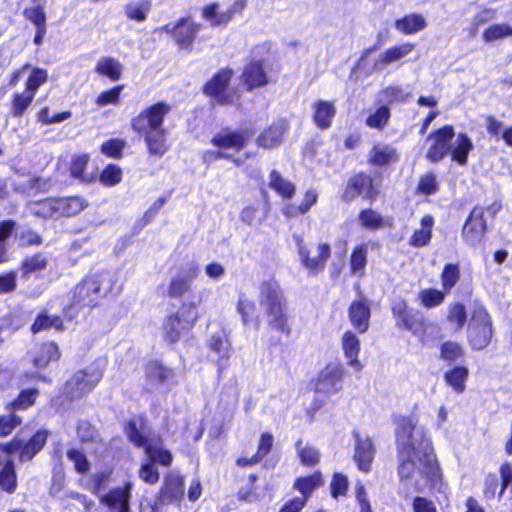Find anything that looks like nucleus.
<instances>
[{"mask_svg":"<svg viewBox=\"0 0 512 512\" xmlns=\"http://www.w3.org/2000/svg\"><path fill=\"white\" fill-rule=\"evenodd\" d=\"M395 434L401 480H408L416 473L423 475L427 482L440 480V467L427 429L414 417L402 416L397 420Z\"/></svg>","mask_w":512,"mask_h":512,"instance_id":"f257e3e1","label":"nucleus"},{"mask_svg":"<svg viewBox=\"0 0 512 512\" xmlns=\"http://www.w3.org/2000/svg\"><path fill=\"white\" fill-rule=\"evenodd\" d=\"M170 111L169 104L157 102L143 109L131 120L132 129L144 138L151 156L162 157L166 150L163 121Z\"/></svg>","mask_w":512,"mask_h":512,"instance_id":"f03ea898","label":"nucleus"},{"mask_svg":"<svg viewBox=\"0 0 512 512\" xmlns=\"http://www.w3.org/2000/svg\"><path fill=\"white\" fill-rule=\"evenodd\" d=\"M259 304L264 311L268 326L288 337L291 334L287 303L280 285L269 280L262 283Z\"/></svg>","mask_w":512,"mask_h":512,"instance_id":"7ed1b4c3","label":"nucleus"},{"mask_svg":"<svg viewBox=\"0 0 512 512\" xmlns=\"http://www.w3.org/2000/svg\"><path fill=\"white\" fill-rule=\"evenodd\" d=\"M454 129L451 125H445L431 133L427 141L430 142L428 158L439 160L451 153L452 160H466L473 148L471 139L463 133L457 135L454 142Z\"/></svg>","mask_w":512,"mask_h":512,"instance_id":"20e7f679","label":"nucleus"},{"mask_svg":"<svg viewBox=\"0 0 512 512\" xmlns=\"http://www.w3.org/2000/svg\"><path fill=\"white\" fill-rule=\"evenodd\" d=\"M115 284V276L102 271L86 277L72 290L71 303L76 307H94L110 293Z\"/></svg>","mask_w":512,"mask_h":512,"instance_id":"39448f33","label":"nucleus"},{"mask_svg":"<svg viewBox=\"0 0 512 512\" xmlns=\"http://www.w3.org/2000/svg\"><path fill=\"white\" fill-rule=\"evenodd\" d=\"M126 434L129 440L138 447H144L148 459L154 464L158 462L163 466H169L172 462L170 451L163 449L160 439H152L144 435L135 421H130L126 426Z\"/></svg>","mask_w":512,"mask_h":512,"instance_id":"423d86ee","label":"nucleus"},{"mask_svg":"<svg viewBox=\"0 0 512 512\" xmlns=\"http://www.w3.org/2000/svg\"><path fill=\"white\" fill-rule=\"evenodd\" d=\"M493 335L492 321L482 305H476L468 327V338L473 349L481 350L491 341Z\"/></svg>","mask_w":512,"mask_h":512,"instance_id":"0eeeda50","label":"nucleus"},{"mask_svg":"<svg viewBox=\"0 0 512 512\" xmlns=\"http://www.w3.org/2000/svg\"><path fill=\"white\" fill-rule=\"evenodd\" d=\"M102 369L98 364L75 372L65 385V393L71 398H81L88 394L102 378Z\"/></svg>","mask_w":512,"mask_h":512,"instance_id":"6e6552de","label":"nucleus"},{"mask_svg":"<svg viewBox=\"0 0 512 512\" xmlns=\"http://www.w3.org/2000/svg\"><path fill=\"white\" fill-rule=\"evenodd\" d=\"M198 316L194 306L186 311L175 313L165 318L162 325L163 338L168 343H175L183 332L190 330L196 323Z\"/></svg>","mask_w":512,"mask_h":512,"instance_id":"1a4fd4ad","label":"nucleus"},{"mask_svg":"<svg viewBox=\"0 0 512 512\" xmlns=\"http://www.w3.org/2000/svg\"><path fill=\"white\" fill-rule=\"evenodd\" d=\"M297 248L300 260L310 274L316 275L323 271L331 254L330 246L327 243H319L316 246L307 248L302 239L298 238Z\"/></svg>","mask_w":512,"mask_h":512,"instance_id":"9d476101","label":"nucleus"},{"mask_svg":"<svg viewBox=\"0 0 512 512\" xmlns=\"http://www.w3.org/2000/svg\"><path fill=\"white\" fill-rule=\"evenodd\" d=\"M232 75L233 72L230 69H223L219 71L205 85L204 92L208 96L214 97L219 104H234L238 100L239 95L237 92L227 89Z\"/></svg>","mask_w":512,"mask_h":512,"instance_id":"9b49d317","label":"nucleus"},{"mask_svg":"<svg viewBox=\"0 0 512 512\" xmlns=\"http://www.w3.org/2000/svg\"><path fill=\"white\" fill-rule=\"evenodd\" d=\"M343 376L344 367L341 363H328L318 375L315 392L327 396L337 393L341 389Z\"/></svg>","mask_w":512,"mask_h":512,"instance_id":"f8f14e48","label":"nucleus"},{"mask_svg":"<svg viewBox=\"0 0 512 512\" xmlns=\"http://www.w3.org/2000/svg\"><path fill=\"white\" fill-rule=\"evenodd\" d=\"M16 227L14 220H5L0 222V264L7 261L6 240ZM16 273L8 272L0 275V293L12 292L16 288Z\"/></svg>","mask_w":512,"mask_h":512,"instance_id":"ddd939ff","label":"nucleus"},{"mask_svg":"<svg viewBox=\"0 0 512 512\" xmlns=\"http://www.w3.org/2000/svg\"><path fill=\"white\" fill-rule=\"evenodd\" d=\"M207 347L214 354L213 361L217 364L219 372H222L227 367L232 350L229 334L221 330L210 335Z\"/></svg>","mask_w":512,"mask_h":512,"instance_id":"4468645a","label":"nucleus"},{"mask_svg":"<svg viewBox=\"0 0 512 512\" xmlns=\"http://www.w3.org/2000/svg\"><path fill=\"white\" fill-rule=\"evenodd\" d=\"M486 228L484 208L481 206H475L463 227V237L469 244L475 245L482 240L486 232Z\"/></svg>","mask_w":512,"mask_h":512,"instance_id":"2eb2a0df","label":"nucleus"},{"mask_svg":"<svg viewBox=\"0 0 512 512\" xmlns=\"http://www.w3.org/2000/svg\"><path fill=\"white\" fill-rule=\"evenodd\" d=\"M244 136L237 132L224 131L219 133L213 139V144L216 147V151H213V155L219 158H230L232 153L230 151H238L244 145Z\"/></svg>","mask_w":512,"mask_h":512,"instance_id":"dca6fc26","label":"nucleus"},{"mask_svg":"<svg viewBox=\"0 0 512 512\" xmlns=\"http://www.w3.org/2000/svg\"><path fill=\"white\" fill-rule=\"evenodd\" d=\"M348 315L353 327L359 333H365L369 328L371 315L369 300L363 296L353 300L349 306Z\"/></svg>","mask_w":512,"mask_h":512,"instance_id":"f3484780","label":"nucleus"},{"mask_svg":"<svg viewBox=\"0 0 512 512\" xmlns=\"http://www.w3.org/2000/svg\"><path fill=\"white\" fill-rule=\"evenodd\" d=\"M132 483L127 482L124 487H118L109 491L101 499L109 512H130Z\"/></svg>","mask_w":512,"mask_h":512,"instance_id":"a211bd4d","label":"nucleus"},{"mask_svg":"<svg viewBox=\"0 0 512 512\" xmlns=\"http://www.w3.org/2000/svg\"><path fill=\"white\" fill-rule=\"evenodd\" d=\"M415 49V45L409 42L395 45L384 50L375 60L373 68L377 71L384 70L388 65L400 62Z\"/></svg>","mask_w":512,"mask_h":512,"instance_id":"6ab92c4d","label":"nucleus"},{"mask_svg":"<svg viewBox=\"0 0 512 512\" xmlns=\"http://www.w3.org/2000/svg\"><path fill=\"white\" fill-rule=\"evenodd\" d=\"M47 437V431L39 430L27 443H22V441L15 439L11 446L14 450H19V459L25 462L31 460L43 448Z\"/></svg>","mask_w":512,"mask_h":512,"instance_id":"aec40b11","label":"nucleus"},{"mask_svg":"<svg viewBox=\"0 0 512 512\" xmlns=\"http://www.w3.org/2000/svg\"><path fill=\"white\" fill-rule=\"evenodd\" d=\"M184 495V480L175 473H169L164 480L163 487L160 491L159 502L161 504H170L178 502Z\"/></svg>","mask_w":512,"mask_h":512,"instance_id":"412c9836","label":"nucleus"},{"mask_svg":"<svg viewBox=\"0 0 512 512\" xmlns=\"http://www.w3.org/2000/svg\"><path fill=\"white\" fill-rule=\"evenodd\" d=\"M357 196L373 197L372 180L369 176L359 174L349 180L342 197L344 200H352Z\"/></svg>","mask_w":512,"mask_h":512,"instance_id":"4be33fe9","label":"nucleus"},{"mask_svg":"<svg viewBox=\"0 0 512 512\" xmlns=\"http://www.w3.org/2000/svg\"><path fill=\"white\" fill-rule=\"evenodd\" d=\"M242 79L247 90L265 86L269 83L262 61H251L243 70Z\"/></svg>","mask_w":512,"mask_h":512,"instance_id":"5701e85b","label":"nucleus"},{"mask_svg":"<svg viewBox=\"0 0 512 512\" xmlns=\"http://www.w3.org/2000/svg\"><path fill=\"white\" fill-rule=\"evenodd\" d=\"M355 437L354 460L361 471L368 472L375 454L374 445L368 437L361 438L359 434H356Z\"/></svg>","mask_w":512,"mask_h":512,"instance_id":"b1692460","label":"nucleus"},{"mask_svg":"<svg viewBox=\"0 0 512 512\" xmlns=\"http://www.w3.org/2000/svg\"><path fill=\"white\" fill-rule=\"evenodd\" d=\"M341 346L344 356L347 359V364L354 368L356 371H361L363 365L358 360V355L360 352V340L356 334L350 330L344 332L341 339Z\"/></svg>","mask_w":512,"mask_h":512,"instance_id":"393cba45","label":"nucleus"},{"mask_svg":"<svg viewBox=\"0 0 512 512\" xmlns=\"http://www.w3.org/2000/svg\"><path fill=\"white\" fill-rule=\"evenodd\" d=\"M198 271V266L191 264L185 271V274L173 277L169 283L168 295L172 298H177L187 293L190 289V283L198 275Z\"/></svg>","mask_w":512,"mask_h":512,"instance_id":"a878e982","label":"nucleus"},{"mask_svg":"<svg viewBox=\"0 0 512 512\" xmlns=\"http://www.w3.org/2000/svg\"><path fill=\"white\" fill-rule=\"evenodd\" d=\"M199 30V24L189 19H183L174 27L173 37L181 48H189Z\"/></svg>","mask_w":512,"mask_h":512,"instance_id":"bb28decb","label":"nucleus"},{"mask_svg":"<svg viewBox=\"0 0 512 512\" xmlns=\"http://www.w3.org/2000/svg\"><path fill=\"white\" fill-rule=\"evenodd\" d=\"M313 121L320 129H328L336 115L334 102L318 100L313 106Z\"/></svg>","mask_w":512,"mask_h":512,"instance_id":"cd10ccee","label":"nucleus"},{"mask_svg":"<svg viewBox=\"0 0 512 512\" xmlns=\"http://www.w3.org/2000/svg\"><path fill=\"white\" fill-rule=\"evenodd\" d=\"M287 122L278 120L274 122L267 130H265L257 138V143L263 148H273L280 144L282 137L287 130Z\"/></svg>","mask_w":512,"mask_h":512,"instance_id":"c85d7f7f","label":"nucleus"},{"mask_svg":"<svg viewBox=\"0 0 512 512\" xmlns=\"http://www.w3.org/2000/svg\"><path fill=\"white\" fill-rule=\"evenodd\" d=\"M60 356L58 346L53 342L39 345L32 352V362L36 368H45L51 361L57 360Z\"/></svg>","mask_w":512,"mask_h":512,"instance_id":"c756f323","label":"nucleus"},{"mask_svg":"<svg viewBox=\"0 0 512 512\" xmlns=\"http://www.w3.org/2000/svg\"><path fill=\"white\" fill-rule=\"evenodd\" d=\"M87 205L85 199L78 196L56 198L57 218L75 216Z\"/></svg>","mask_w":512,"mask_h":512,"instance_id":"7c9ffc66","label":"nucleus"},{"mask_svg":"<svg viewBox=\"0 0 512 512\" xmlns=\"http://www.w3.org/2000/svg\"><path fill=\"white\" fill-rule=\"evenodd\" d=\"M394 26L400 33L411 35L426 28L427 22L424 16L411 13L400 19H397Z\"/></svg>","mask_w":512,"mask_h":512,"instance_id":"2f4dec72","label":"nucleus"},{"mask_svg":"<svg viewBox=\"0 0 512 512\" xmlns=\"http://www.w3.org/2000/svg\"><path fill=\"white\" fill-rule=\"evenodd\" d=\"M434 219L431 215H425L421 219V227L416 229L409 240L413 247H423L429 244L432 237Z\"/></svg>","mask_w":512,"mask_h":512,"instance_id":"473e14b6","label":"nucleus"},{"mask_svg":"<svg viewBox=\"0 0 512 512\" xmlns=\"http://www.w3.org/2000/svg\"><path fill=\"white\" fill-rule=\"evenodd\" d=\"M468 369L459 365L445 372V382L458 394L464 392L466 380L468 378Z\"/></svg>","mask_w":512,"mask_h":512,"instance_id":"72a5a7b5","label":"nucleus"},{"mask_svg":"<svg viewBox=\"0 0 512 512\" xmlns=\"http://www.w3.org/2000/svg\"><path fill=\"white\" fill-rule=\"evenodd\" d=\"M269 186L281 195L283 199H291L296 191L295 185L283 178L277 171L271 172Z\"/></svg>","mask_w":512,"mask_h":512,"instance_id":"f704fd0d","label":"nucleus"},{"mask_svg":"<svg viewBox=\"0 0 512 512\" xmlns=\"http://www.w3.org/2000/svg\"><path fill=\"white\" fill-rule=\"evenodd\" d=\"M95 71L98 74L108 77L112 81H117L122 75V65L118 60L106 57L98 61Z\"/></svg>","mask_w":512,"mask_h":512,"instance_id":"c9c22d12","label":"nucleus"},{"mask_svg":"<svg viewBox=\"0 0 512 512\" xmlns=\"http://www.w3.org/2000/svg\"><path fill=\"white\" fill-rule=\"evenodd\" d=\"M202 16L210 23L211 26L226 25L232 20L227 9L221 10L217 3L206 6L202 11Z\"/></svg>","mask_w":512,"mask_h":512,"instance_id":"e433bc0d","label":"nucleus"},{"mask_svg":"<svg viewBox=\"0 0 512 512\" xmlns=\"http://www.w3.org/2000/svg\"><path fill=\"white\" fill-rule=\"evenodd\" d=\"M0 488L12 494L17 488V476L12 460H7L0 470Z\"/></svg>","mask_w":512,"mask_h":512,"instance_id":"4c0bfd02","label":"nucleus"},{"mask_svg":"<svg viewBox=\"0 0 512 512\" xmlns=\"http://www.w3.org/2000/svg\"><path fill=\"white\" fill-rule=\"evenodd\" d=\"M482 37L486 43L512 37V26L508 23L492 24L483 31Z\"/></svg>","mask_w":512,"mask_h":512,"instance_id":"58836bf2","label":"nucleus"},{"mask_svg":"<svg viewBox=\"0 0 512 512\" xmlns=\"http://www.w3.org/2000/svg\"><path fill=\"white\" fill-rule=\"evenodd\" d=\"M440 358L448 364L462 362L465 358V352L458 343L446 341L440 346Z\"/></svg>","mask_w":512,"mask_h":512,"instance_id":"ea45409f","label":"nucleus"},{"mask_svg":"<svg viewBox=\"0 0 512 512\" xmlns=\"http://www.w3.org/2000/svg\"><path fill=\"white\" fill-rule=\"evenodd\" d=\"M368 246L361 244L356 246L350 256V270L352 274H364L367 264Z\"/></svg>","mask_w":512,"mask_h":512,"instance_id":"a19ab883","label":"nucleus"},{"mask_svg":"<svg viewBox=\"0 0 512 512\" xmlns=\"http://www.w3.org/2000/svg\"><path fill=\"white\" fill-rule=\"evenodd\" d=\"M151 9L150 0H139L133 3H129L125 6V15L137 22H143L147 18V14Z\"/></svg>","mask_w":512,"mask_h":512,"instance_id":"79ce46f5","label":"nucleus"},{"mask_svg":"<svg viewBox=\"0 0 512 512\" xmlns=\"http://www.w3.org/2000/svg\"><path fill=\"white\" fill-rule=\"evenodd\" d=\"M321 485L322 476L319 472H316L310 476L297 479L294 487L302 494L301 497H305L307 501L312 492Z\"/></svg>","mask_w":512,"mask_h":512,"instance_id":"37998d69","label":"nucleus"},{"mask_svg":"<svg viewBox=\"0 0 512 512\" xmlns=\"http://www.w3.org/2000/svg\"><path fill=\"white\" fill-rule=\"evenodd\" d=\"M55 328L56 330L63 329V321L57 315H48L47 313H41L33 323L31 330L33 333H38L44 329Z\"/></svg>","mask_w":512,"mask_h":512,"instance_id":"c03bdc74","label":"nucleus"},{"mask_svg":"<svg viewBox=\"0 0 512 512\" xmlns=\"http://www.w3.org/2000/svg\"><path fill=\"white\" fill-rule=\"evenodd\" d=\"M410 91L399 85H390L381 91L382 99L388 103H404L410 97Z\"/></svg>","mask_w":512,"mask_h":512,"instance_id":"a18cd8bd","label":"nucleus"},{"mask_svg":"<svg viewBox=\"0 0 512 512\" xmlns=\"http://www.w3.org/2000/svg\"><path fill=\"white\" fill-rule=\"evenodd\" d=\"M296 450L303 465L314 466L319 462L320 453L315 447L308 444L303 445L299 440L296 443Z\"/></svg>","mask_w":512,"mask_h":512,"instance_id":"49530a36","label":"nucleus"},{"mask_svg":"<svg viewBox=\"0 0 512 512\" xmlns=\"http://www.w3.org/2000/svg\"><path fill=\"white\" fill-rule=\"evenodd\" d=\"M31 211L43 218L57 219L56 198L44 199L31 204Z\"/></svg>","mask_w":512,"mask_h":512,"instance_id":"de8ad7c7","label":"nucleus"},{"mask_svg":"<svg viewBox=\"0 0 512 512\" xmlns=\"http://www.w3.org/2000/svg\"><path fill=\"white\" fill-rule=\"evenodd\" d=\"M33 3V6L24 9L23 15L35 26V28L45 27L46 14L44 11V6L41 4V1Z\"/></svg>","mask_w":512,"mask_h":512,"instance_id":"09e8293b","label":"nucleus"},{"mask_svg":"<svg viewBox=\"0 0 512 512\" xmlns=\"http://www.w3.org/2000/svg\"><path fill=\"white\" fill-rule=\"evenodd\" d=\"M358 220L362 227L374 231L384 226V220L379 213L366 209L359 213Z\"/></svg>","mask_w":512,"mask_h":512,"instance_id":"8fccbe9b","label":"nucleus"},{"mask_svg":"<svg viewBox=\"0 0 512 512\" xmlns=\"http://www.w3.org/2000/svg\"><path fill=\"white\" fill-rule=\"evenodd\" d=\"M38 396V390L36 388L23 389L19 394L18 398L12 401L8 405L9 410H20L26 409L33 405Z\"/></svg>","mask_w":512,"mask_h":512,"instance_id":"3c124183","label":"nucleus"},{"mask_svg":"<svg viewBox=\"0 0 512 512\" xmlns=\"http://www.w3.org/2000/svg\"><path fill=\"white\" fill-rule=\"evenodd\" d=\"M34 99V95L27 91L15 93L11 103V114L14 117H20L25 110L30 106Z\"/></svg>","mask_w":512,"mask_h":512,"instance_id":"603ef678","label":"nucleus"},{"mask_svg":"<svg viewBox=\"0 0 512 512\" xmlns=\"http://www.w3.org/2000/svg\"><path fill=\"white\" fill-rule=\"evenodd\" d=\"M48 80V72L42 68H33L25 84V91L30 94H36L38 88Z\"/></svg>","mask_w":512,"mask_h":512,"instance_id":"864d4df0","label":"nucleus"},{"mask_svg":"<svg viewBox=\"0 0 512 512\" xmlns=\"http://www.w3.org/2000/svg\"><path fill=\"white\" fill-rule=\"evenodd\" d=\"M399 156L394 146L386 143H378L372 149L371 160H396Z\"/></svg>","mask_w":512,"mask_h":512,"instance_id":"5fc2aeb1","label":"nucleus"},{"mask_svg":"<svg viewBox=\"0 0 512 512\" xmlns=\"http://www.w3.org/2000/svg\"><path fill=\"white\" fill-rule=\"evenodd\" d=\"M419 299L423 306L432 308L443 303L445 294L436 289H424L419 293Z\"/></svg>","mask_w":512,"mask_h":512,"instance_id":"6e6d98bb","label":"nucleus"},{"mask_svg":"<svg viewBox=\"0 0 512 512\" xmlns=\"http://www.w3.org/2000/svg\"><path fill=\"white\" fill-rule=\"evenodd\" d=\"M390 118V110L387 106H380L366 120V124L371 128L382 129Z\"/></svg>","mask_w":512,"mask_h":512,"instance_id":"4d7b16f0","label":"nucleus"},{"mask_svg":"<svg viewBox=\"0 0 512 512\" xmlns=\"http://www.w3.org/2000/svg\"><path fill=\"white\" fill-rule=\"evenodd\" d=\"M460 277V271L457 264H447L441 275L442 286L445 291L451 290Z\"/></svg>","mask_w":512,"mask_h":512,"instance_id":"13d9d810","label":"nucleus"},{"mask_svg":"<svg viewBox=\"0 0 512 512\" xmlns=\"http://www.w3.org/2000/svg\"><path fill=\"white\" fill-rule=\"evenodd\" d=\"M448 321L455 325V330L459 331L466 322V310L463 304L455 303L449 306Z\"/></svg>","mask_w":512,"mask_h":512,"instance_id":"bf43d9fd","label":"nucleus"},{"mask_svg":"<svg viewBox=\"0 0 512 512\" xmlns=\"http://www.w3.org/2000/svg\"><path fill=\"white\" fill-rule=\"evenodd\" d=\"M123 88V85H118L110 90L101 92L96 98L95 103L99 107L119 104L120 93L123 90Z\"/></svg>","mask_w":512,"mask_h":512,"instance_id":"052dcab7","label":"nucleus"},{"mask_svg":"<svg viewBox=\"0 0 512 512\" xmlns=\"http://www.w3.org/2000/svg\"><path fill=\"white\" fill-rule=\"evenodd\" d=\"M122 179L121 169L114 164H109L100 174V181L106 186H114Z\"/></svg>","mask_w":512,"mask_h":512,"instance_id":"680f3d73","label":"nucleus"},{"mask_svg":"<svg viewBox=\"0 0 512 512\" xmlns=\"http://www.w3.org/2000/svg\"><path fill=\"white\" fill-rule=\"evenodd\" d=\"M147 374L149 379L163 383L171 378L172 372L161 364L153 363L148 366Z\"/></svg>","mask_w":512,"mask_h":512,"instance_id":"e2e57ef3","label":"nucleus"},{"mask_svg":"<svg viewBox=\"0 0 512 512\" xmlns=\"http://www.w3.org/2000/svg\"><path fill=\"white\" fill-rule=\"evenodd\" d=\"M47 264V257L44 254L39 253L30 258H27L23 262L22 266L25 273H31L43 270L44 268H46Z\"/></svg>","mask_w":512,"mask_h":512,"instance_id":"0e129e2a","label":"nucleus"},{"mask_svg":"<svg viewBox=\"0 0 512 512\" xmlns=\"http://www.w3.org/2000/svg\"><path fill=\"white\" fill-rule=\"evenodd\" d=\"M21 422V418L12 413L0 416V436L5 437L9 435Z\"/></svg>","mask_w":512,"mask_h":512,"instance_id":"69168bd1","label":"nucleus"},{"mask_svg":"<svg viewBox=\"0 0 512 512\" xmlns=\"http://www.w3.org/2000/svg\"><path fill=\"white\" fill-rule=\"evenodd\" d=\"M438 189L436 177L432 173L423 175L418 183L417 191L425 195L434 194Z\"/></svg>","mask_w":512,"mask_h":512,"instance_id":"338daca9","label":"nucleus"},{"mask_svg":"<svg viewBox=\"0 0 512 512\" xmlns=\"http://www.w3.org/2000/svg\"><path fill=\"white\" fill-rule=\"evenodd\" d=\"M125 142L120 139H111L107 142H105L101 146L102 152L110 158H120L122 157V150L125 147Z\"/></svg>","mask_w":512,"mask_h":512,"instance_id":"774afa93","label":"nucleus"}]
</instances>
